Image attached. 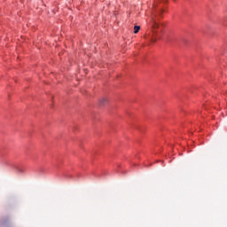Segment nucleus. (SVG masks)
<instances>
[{
    "label": "nucleus",
    "instance_id": "nucleus-2",
    "mask_svg": "<svg viewBox=\"0 0 227 227\" xmlns=\"http://www.w3.org/2000/svg\"><path fill=\"white\" fill-rule=\"evenodd\" d=\"M139 29H141V27H139V26H135L134 27L135 35H137L139 33Z\"/></svg>",
    "mask_w": 227,
    "mask_h": 227
},
{
    "label": "nucleus",
    "instance_id": "nucleus-3",
    "mask_svg": "<svg viewBox=\"0 0 227 227\" xmlns=\"http://www.w3.org/2000/svg\"><path fill=\"white\" fill-rule=\"evenodd\" d=\"M99 103L101 104V106H104V104L107 103V98H102L101 99H99Z\"/></svg>",
    "mask_w": 227,
    "mask_h": 227
},
{
    "label": "nucleus",
    "instance_id": "nucleus-1",
    "mask_svg": "<svg viewBox=\"0 0 227 227\" xmlns=\"http://www.w3.org/2000/svg\"><path fill=\"white\" fill-rule=\"evenodd\" d=\"M152 27L154 28L159 27V24H157V21L155 20L154 18H153L152 21H151Z\"/></svg>",
    "mask_w": 227,
    "mask_h": 227
},
{
    "label": "nucleus",
    "instance_id": "nucleus-4",
    "mask_svg": "<svg viewBox=\"0 0 227 227\" xmlns=\"http://www.w3.org/2000/svg\"><path fill=\"white\" fill-rule=\"evenodd\" d=\"M151 42H153V43H155V42H157V39L152 38V39H151Z\"/></svg>",
    "mask_w": 227,
    "mask_h": 227
}]
</instances>
